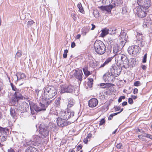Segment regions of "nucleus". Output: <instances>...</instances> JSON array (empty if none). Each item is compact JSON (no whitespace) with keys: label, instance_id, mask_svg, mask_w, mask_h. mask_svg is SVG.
Returning a JSON list of instances; mask_svg holds the SVG:
<instances>
[{"label":"nucleus","instance_id":"2","mask_svg":"<svg viewBox=\"0 0 152 152\" xmlns=\"http://www.w3.org/2000/svg\"><path fill=\"white\" fill-rule=\"evenodd\" d=\"M51 102V100H46L45 101L44 104L40 103V107L38 106L37 105L33 103H30V109L31 113H34V110L36 111H40L42 110H45L46 108L49 105Z\"/></svg>","mask_w":152,"mask_h":152},{"label":"nucleus","instance_id":"12","mask_svg":"<svg viewBox=\"0 0 152 152\" xmlns=\"http://www.w3.org/2000/svg\"><path fill=\"white\" fill-rule=\"evenodd\" d=\"M57 123L58 126L63 127L68 125L69 123L62 118H58L57 120Z\"/></svg>","mask_w":152,"mask_h":152},{"label":"nucleus","instance_id":"42","mask_svg":"<svg viewBox=\"0 0 152 152\" xmlns=\"http://www.w3.org/2000/svg\"><path fill=\"white\" fill-rule=\"evenodd\" d=\"M105 122V120L104 119L102 118V119L99 122V125H103L104 124Z\"/></svg>","mask_w":152,"mask_h":152},{"label":"nucleus","instance_id":"29","mask_svg":"<svg viewBox=\"0 0 152 152\" xmlns=\"http://www.w3.org/2000/svg\"><path fill=\"white\" fill-rule=\"evenodd\" d=\"M115 39L113 38V36L110 37L108 39L109 44H110L111 45H113L115 42Z\"/></svg>","mask_w":152,"mask_h":152},{"label":"nucleus","instance_id":"38","mask_svg":"<svg viewBox=\"0 0 152 152\" xmlns=\"http://www.w3.org/2000/svg\"><path fill=\"white\" fill-rule=\"evenodd\" d=\"M68 52V50H64V52L63 55V57L64 58H66L67 56V53Z\"/></svg>","mask_w":152,"mask_h":152},{"label":"nucleus","instance_id":"20","mask_svg":"<svg viewBox=\"0 0 152 152\" xmlns=\"http://www.w3.org/2000/svg\"><path fill=\"white\" fill-rule=\"evenodd\" d=\"M137 39V42L138 45L142 46L143 45L144 43L143 41L142 35L140 34H139V35L136 36Z\"/></svg>","mask_w":152,"mask_h":152},{"label":"nucleus","instance_id":"24","mask_svg":"<svg viewBox=\"0 0 152 152\" xmlns=\"http://www.w3.org/2000/svg\"><path fill=\"white\" fill-rule=\"evenodd\" d=\"M14 96L17 100H18L20 98H22V95L21 94V90H19V91H16L15 93Z\"/></svg>","mask_w":152,"mask_h":152},{"label":"nucleus","instance_id":"27","mask_svg":"<svg viewBox=\"0 0 152 152\" xmlns=\"http://www.w3.org/2000/svg\"><path fill=\"white\" fill-rule=\"evenodd\" d=\"M75 104V101L72 98H70L69 100V102L67 106L68 107H70L73 106Z\"/></svg>","mask_w":152,"mask_h":152},{"label":"nucleus","instance_id":"58","mask_svg":"<svg viewBox=\"0 0 152 152\" xmlns=\"http://www.w3.org/2000/svg\"><path fill=\"white\" fill-rule=\"evenodd\" d=\"M81 37V35L80 34H77L75 37V39H79Z\"/></svg>","mask_w":152,"mask_h":152},{"label":"nucleus","instance_id":"61","mask_svg":"<svg viewBox=\"0 0 152 152\" xmlns=\"http://www.w3.org/2000/svg\"><path fill=\"white\" fill-rule=\"evenodd\" d=\"M91 26H92V27L91 28V30H94L95 27V26L93 24H91Z\"/></svg>","mask_w":152,"mask_h":152},{"label":"nucleus","instance_id":"40","mask_svg":"<svg viewBox=\"0 0 152 152\" xmlns=\"http://www.w3.org/2000/svg\"><path fill=\"white\" fill-rule=\"evenodd\" d=\"M147 53H145L143 57V59L142 60V62L145 63L146 61V59L147 58Z\"/></svg>","mask_w":152,"mask_h":152},{"label":"nucleus","instance_id":"23","mask_svg":"<svg viewBox=\"0 0 152 152\" xmlns=\"http://www.w3.org/2000/svg\"><path fill=\"white\" fill-rule=\"evenodd\" d=\"M26 152H39L38 149L32 146H30L26 150Z\"/></svg>","mask_w":152,"mask_h":152},{"label":"nucleus","instance_id":"17","mask_svg":"<svg viewBox=\"0 0 152 152\" xmlns=\"http://www.w3.org/2000/svg\"><path fill=\"white\" fill-rule=\"evenodd\" d=\"M29 109L28 104L26 102H24L22 104L18 107V109L21 112H24L28 110Z\"/></svg>","mask_w":152,"mask_h":152},{"label":"nucleus","instance_id":"49","mask_svg":"<svg viewBox=\"0 0 152 152\" xmlns=\"http://www.w3.org/2000/svg\"><path fill=\"white\" fill-rule=\"evenodd\" d=\"M99 65H100L99 66V68H102L104 67L107 64L106 63L104 62L103 64H100V62H99Z\"/></svg>","mask_w":152,"mask_h":152},{"label":"nucleus","instance_id":"63","mask_svg":"<svg viewBox=\"0 0 152 152\" xmlns=\"http://www.w3.org/2000/svg\"><path fill=\"white\" fill-rule=\"evenodd\" d=\"M127 102H124L122 103V105L123 106H124L126 105L127 104Z\"/></svg>","mask_w":152,"mask_h":152},{"label":"nucleus","instance_id":"7","mask_svg":"<svg viewBox=\"0 0 152 152\" xmlns=\"http://www.w3.org/2000/svg\"><path fill=\"white\" fill-rule=\"evenodd\" d=\"M60 87L61 93V94L65 92L71 93L74 89V87L71 85H62Z\"/></svg>","mask_w":152,"mask_h":152},{"label":"nucleus","instance_id":"59","mask_svg":"<svg viewBox=\"0 0 152 152\" xmlns=\"http://www.w3.org/2000/svg\"><path fill=\"white\" fill-rule=\"evenodd\" d=\"M75 43L74 42H72V43L71 45V47L72 48H74L75 47Z\"/></svg>","mask_w":152,"mask_h":152},{"label":"nucleus","instance_id":"62","mask_svg":"<svg viewBox=\"0 0 152 152\" xmlns=\"http://www.w3.org/2000/svg\"><path fill=\"white\" fill-rule=\"evenodd\" d=\"M105 96L104 95H101L99 96V98L100 99H104L105 98Z\"/></svg>","mask_w":152,"mask_h":152},{"label":"nucleus","instance_id":"5","mask_svg":"<svg viewBox=\"0 0 152 152\" xmlns=\"http://www.w3.org/2000/svg\"><path fill=\"white\" fill-rule=\"evenodd\" d=\"M59 116L62 117L63 119L67 120L69 118L74 116V112L73 111H61L59 113Z\"/></svg>","mask_w":152,"mask_h":152},{"label":"nucleus","instance_id":"39","mask_svg":"<svg viewBox=\"0 0 152 152\" xmlns=\"http://www.w3.org/2000/svg\"><path fill=\"white\" fill-rule=\"evenodd\" d=\"M34 22L32 20L29 21L27 23V25L28 27L30 26Z\"/></svg>","mask_w":152,"mask_h":152},{"label":"nucleus","instance_id":"56","mask_svg":"<svg viewBox=\"0 0 152 152\" xmlns=\"http://www.w3.org/2000/svg\"><path fill=\"white\" fill-rule=\"evenodd\" d=\"M138 90L137 88H134L133 91V93L134 94H137L138 93Z\"/></svg>","mask_w":152,"mask_h":152},{"label":"nucleus","instance_id":"30","mask_svg":"<svg viewBox=\"0 0 152 152\" xmlns=\"http://www.w3.org/2000/svg\"><path fill=\"white\" fill-rule=\"evenodd\" d=\"M22 56V53L21 51L20 50H18L17 53H16L15 56V58H19L20 57Z\"/></svg>","mask_w":152,"mask_h":152},{"label":"nucleus","instance_id":"8","mask_svg":"<svg viewBox=\"0 0 152 152\" xmlns=\"http://www.w3.org/2000/svg\"><path fill=\"white\" fill-rule=\"evenodd\" d=\"M146 7H138L136 9L137 12V16L140 18H143L146 15L145 8Z\"/></svg>","mask_w":152,"mask_h":152},{"label":"nucleus","instance_id":"37","mask_svg":"<svg viewBox=\"0 0 152 152\" xmlns=\"http://www.w3.org/2000/svg\"><path fill=\"white\" fill-rule=\"evenodd\" d=\"M143 136L144 137H146L152 140V136L149 134L145 133L144 134Z\"/></svg>","mask_w":152,"mask_h":152},{"label":"nucleus","instance_id":"60","mask_svg":"<svg viewBox=\"0 0 152 152\" xmlns=\"http://www.w3.org/2000/svg\"><path fill=\"white\" fill-rule=\"evenodd\" d=\"M142 69L144 70H145L146 69V67L145 65H143L142 66Z\"/></svg>","mask_w":152,"mask_h":152},{"label":"nucleus","instance_id":"35","mask_svg":"<svg viewBox=\"0 0 152 152\" xmlns=\"http://www.w3.org/2000/svg\"><path fill=\"white\" fill-rule=\"evenodd\" d=\"M118 114V113H115L113 114H110V116H109L108 118V119L109 120H111L113 116H114L117 115Z\"/></svg>","mask_w":152,"mask_h":152},{"label":"nucleus","instance_id":"10","mask_svg":"<svg viewBox=\"0 0 152 152\" xmlns=\"http://www.w3.org/2000/svg\"><path fill=\"white\" fill-rule=\"evenodd\" d=\"M4 128L0 126V145H1V143L6 141L7 137V134Z\"/></svg>","mask_w":152,"mask_h":152},{"label":"nucleus","instance_id":"53","mask_svg":"<svg viewBox=\"0 0 152 152\" xmlns=\"http://www.w3.org/2000/svg\"><path fill=\"white\" fill-rule=\"evenodd\" d=\"M88 139L86 137L83 140V142L84 143L86 144L88 143Z\"/></svg>","mask_w":152,"mask_h":152},{"label":"nucleus","instance_id":"18","mask_svg":"<svg viewBox=\"0 0 152 152\" xmlns=\"http://www.w3.org/2000/svg\"><path fill=\"white\" fill-rule=\"evenodd\" d=\"M98 101L95 98L91 99L88 102V104L89 107H96L98 104Z\"/></svg>","mask_w":152,"mask_h":152},{"label":"nucleus","instance_id":"45","mask_svg":"<svg viewBox=\"0 0 152 152\" xmlns=\"http://www.w3.org/2000/svg\"><path fill=\"white\" fill-rule=\"evenodd\" d=\"M125 97L124 96H121L118 99V101L119 102H121L122 99H125Z\"/></svg>","mask_w":152,"mask_h":152},{"label":"nucleus","instance_id":"48","mask_svg":"<svg viewBox=\"0 0 152 152\" xmlns=\"http://www.w3.org/2000/svg\"><path fill=\"white\" fill-rule=\"evenodd\" d=\"M129 103L130 104H132L133 103V101L132 99L131 98H129L128 99V101Z\"/></svg>","mask_w":152,"mask_h":152},{"label":"nucleus","instance_id":"32","mask_svg":"<svg viewBox=\"0 0 152 152\" xmlns=\"http://www.w3.org/2000/svg\"><path fill=\"white\" fill-rule=\"evenodd\" d=\"M89 81L88 82V86L90 87H91L92 86V85L93 83V79L92 78L88 79Z\"/></svg>","mask_w":152,"mask_h":152},{"label":"nucleus","instance_id":"43","mask_svg":"<svg viewBox=\"0 0 152 152\" xmlns=\"http://www.w3.org/2000/svg\"><path fill=\"white\" fill-rule=\"evenodd\" d=\"M116 30V29H111L110 30V34H114L115 33V31Z\"/></svg>","mask_w":152,"mask_h":152},{"label":"nucleus","instance_id":"33","mask_svg":"<svg viewBox=\"0 0 152 152\" xmlns=\"http://www.w3.org/2000/svg\"><path fill=\"white\" fill-rule=\"evenodd\" d=\"M88 30L86 28L83 29L82 31V34L83 35H86L87 33L88 32Z\"/></svg>","mask_w":152,"mask_h":152},{"label":"nucleus","instance_id":"22","mask_svg":"<svg viewBox=\"0 0 152 152\" xmlns=\"http://www.w3.org/2000/svg\"><path fill=\"white\" fill-rule=\"evenodd\" d=\"M16 76L17 77V80L18 81L21 80H23L25 78V75L23 73L20 72L17 73L16 75Z\"/></svg>","mask_w":152,"mask_h":152},{"label":"nucleus","instance_id":"44","mask_svg":"<svg viewBox=\"0 0 152 152\" xmlns=\"http://www.w3.org/2000/svg\"><path fill=\"white\" fill-rule=\"evenodd\" d=\"M85 75L86 77L88 76L91 74V72L88 70L84 72Z\"/></svg>","mask_w":152,"mask_h":152},{"label":"nucleus","instance_id":"4","mask_svg":"<svg viewBox=\"0 0 152 152\" xmlns=\"http://www.w3.org/2000/svg\"><path fill=\"white\" fill-rule=\"evenodd\" d=\"M94 47L95 51L99 54H103L106 51L105 45L100 40L96 41L94 44Z\"/></svg>","mask_w":152,"mask_h":152},{"label":"nucleus","instance_id":"34","mask_svg":"<svg viewBox=\"0 0 152 152\" xmlns=\"http://www.w3.org/2000/svg\"><path fill=\"white\" fill-rule=\"evenodd\" d=\"M11 85L12 88V89L13 91H15V92L17 91H19V89L17 88L15 86H14L12 83H11Z\"/></svg>","mask_w":152,"mask_h":152},{"label":"nucleus","instance_id":"36","mask_svg":"<svg viewBox=\"0 0 152 152\" xmlns=\"http://www.w3.org/2000/svg\"><path fill=\"white\" fill-rule=\"evenodd\" d=\"M60 100V99L59 98H57V99L55 100V103L58 106L59 105Z\"/></svg>","mask_w":152,"mask_h":152},{"label":"nucleus","instance_id":"15","mask_svg":"<svg viewBox=\"0 0 152 152\" xmlns=\"http://www.w3.org/2000/svg\"><path fill=\"white\" fill-rule=\"evenodd\" d=\"M150 2L149 1L147 0H137V3L139 5V7H146L147 8L150 6L148 3Z\"/></svg>","mask_w":152,"mask_h":152},{"label":"nucleus","instance_id":"31","mask_svg":"<svg viewBox=\"0 0 152 152\" xmlns=\"http://www.w3.org/2000/svg\"><path fill=\"white\" fill-rule=\"evenodd\" d=\"M77 7L79 8V11L82 13H83L84 11L83 9V8L82 6V5L81 4H78L77 6Z\"/></svg>","mask_w":152,"mask_h":152},{"label":"nucleus","instance_id":"14","mask_svg":"<svg viewBox=\"0 0 152 152\" xmlns=\"http://www.w3.org/2000/svg\"><path fill=\"white\" fill-rule=\"evenodd\" d=\"M74 76L76 78L79 80L80 81H81L83 80V75L81 70L78 69L75 70L74 73Z\"/></svg>","mask_w":152,"mask_h":152},{"label":"nucleus","instance_id":"26","mask_svg":"<svg viewBox=\"0 0 152 152\" xmlns=\"http://www.w3.org/2000/svg\"><path fill=\"white\" fill-rule=\"evenodd\" d=\"M102 32L101 34V36L103 37L109 33V30L106 28L102 30Z\"/></svg>","mask_w":152,"mask_h":152},{"label":"nucleus","instance_id":"1","mask_svg":"<svg viewBox=\"0 0 152 152\" xmlns=\"http://www.w3.org/2000/svg\"><path fill=\"white\" fill-rule=\"evenodd\" d=\"M115 61L118 66L123 64L122 67L127 68L129 66V62L127 57L122 54H116L115 55Z\"/></svg>","mask_w":152,"mask_h":152},{"label":"nucleus","instance_id":"16","mask_svg":"<svg viewBox=\"0 0 152 152\" xmlns=\"http://www.w3.org/2000/svg\"><path fill=\"white\" fill-rule=\"evenodd\" d=\"M112 76H113V74L109 72H107L104 75L103 79L106 82L108 83L112 80Z\"/></svg>","mask_w":152,"mask_h":152},{"label":"nucleus","instance_id":"6","mask_svg":"<svg viewBox=\"0 0 152 152\" xmlns=\"http://www.w3.org/2000/svg\"><path fill=\"white\" fill-rule=\"evenodd\" d=\"M140 48L137 45L132 46L129 47L128 49V53L132 56H135L138 54Z\"/></svg>","mask_w":152,"mask_h":152},{"label":"nucleus","instance_id":"21","mask_svg":"<svg viewBox=\"0 0 152 152\" xmlns=\"http://www.w3.org/2000/svg\"><path fill=\"white\" fill-rule=\"evenodd\" d=\"M49 132L54 131L56 129L55 125L54 124L49 123L47 126H46Z\"/></svg>","mask_w":152,"mask_h":152},{"label":"nucleus","instance_id":"25","mask_svg":"<svg viewBox=\"0 0 152 152\" xmlns=\"http://www.w3.org/2000/svg\"><path fill=\"white\" fill-rule=\"evenodd\" d=\"M10 113L11 115L14 118H15L17 117L16 113L15 112V109L14 108L11 107L10 109Z\"/></svg>","mask_w":152,"mask_h":152},{"label":"nucleus","instance_id":"41","mask_svg":"<svg viewBox=\"0 0 152 152\" xmlns=\"http://www.w3.org/2000/svg\"><path fill=\"white\" fill-rule=\"evenodd\" d=\"M140 85V83L139 81H135L134 83V85L136 86H139Z\"/></svg>","mask_w":152,"mask_h":152},{"label":"nucleus","instance_id":"19","mask_svg":"<svg viewBox=\"0 0 152 152\" xmlns=\"http://www.w3.org/2000/svg\"><path fill=\"white\" fill-rule=\"evenodd\" d=\"M120 41L122 45H125L126 43L127 40L126 37V33L123 32L119 36Z\"/></svg>","mask_w":152,"mask_h":152},{"label":"nucleus","instance_id":"13","mask_svg":"<svg viewBox=\"0 0 152 152\" xmlns=\"http://www.w3.org/2000/svg\"><path fill=\"white\" fill-rule=\"evenodd\" d=\"M43 137L39 134V135H35L33 136L31 139V141L33 142L37 143V144H39L41 143Z\"/></svg>","mask_w":152,"mask_h":152},{"label":"nucleus","instance_id":"3","mask_svg":"<svg viewBox=\"0 0 152 152\" xmlns=\"http://www.w3.org/2000/svg\"><path fill=\"white\" fill-rule=\"evenodd\" d=\"M43 91V97L48 100L53 98L57 94L56 90L53 87H47L44 89Z\"/></svg>","mask_w":152,"mask_h":152},{"label":"nucleus","instance_id":"57","mask_svg":"<svg viewBox=\"0 0 152 152\" xmlns=\"http://www.w3.org/2000/svg\"><path fill=\"white\" fill-rule=\"evenodd\" d=\"M7 152H15V151L13 149L10 148L8 149Z\"/></svg>","mask_w":152,"mask_h":152},{"label":"nucleus","instance_id":"55","mask_svg":"<svg viewBox=\"0 0 152 152\" xmlns=\"http://www.w3.org/2000/svg\"><path fill=\"white\" fill-rule=\"evenodd\" d=\"M83 72H85L86 71L88 70V67L87 66H84L83 69Z\"/></svg>","mask_w":152,"mask_h":152},{"label":"nucleus","instance_id":"51","mask_svg":"<svg viewBox=\"0 0 152 152\" xmlns=\"http://www.w3.org/2000/svg\"><path fill=\"white\" fill-rule=\"evenodd\" d=\"M82 146L81 145H79L77 146V151H79V150L82 149Z\"/></svg>","mask_w":152,"mask_h":152},{"label":"nucleus","instance_id":"9","mask_svg":"<svg viewBox=\"0 0 152 152\" xmlns=\"http://www.w3.org/2000/svg\"><path fill=\"white\" fill-rule=\"evenodd\" d=\"M39 135H42V136L43 137H46L49 134V131L46 126L42 125H41L39 127Z\"/></svg>","mask_w":152,"mask_h":152},{"label":"nucleus","instance_id":"52","mask_svg":"<svg viewBox=\"0 0 152 152\" xmlns=\"http://www.w3.org/2000/svg\"><path fill=\"white\" fill-rule=\"evenodd\" d=\"M72 16L74 20H76V15L75 13H72Z\"/></svg>","mask_w":152,"mask_h":152},{"label":"nucleus","instance_id":"54","mask_svg":"<svg viewBox=\"0 0 152 152\" xmlns=\"http://www.w3.org/2000/svg\"><path fill=\"white\" fill-rule=\"evenodd\" d=\"M122 145L121 143L118 144L116 145V147L120 149L121 148Z\"/></svg>","mask_w":152,"mask_h":152},{"label":"nucleus","instance_id":"11","mask_svg":"<svg viewBox=\"0 0 152 152\" xmlns=\"http://www.w3.org/2000/svg\"><path fill=\"white\" fill-rule=\"evenodd\" d=\"M113 7V6L112 5L101 6L99 7L102 12L104 13L111 12V10Z\"/></svg>","mask_w":152,"mask_h":152},{"label":"nucleus","instance_id":"46","mask_svg":"<svg viewBox=\"0 0 152 152\" xmlns=\"http://www.w3.org/2000/svg\"><path fill=\"white\" fill-rule=\"evenodd\" d=\"M112 59V58H107L105 61V62L107 64H108L111 61Z\"/></svg>","mask_w":152,"mask_h":152},{"label":"nucleus","instance_id":"64","mask_svg":"<svg viewBox=\"0 0 152 152\" xmlns=\"http://www.w3.org/2000/svg\"><path fill=\"white\" fill-rule=\"evenodd\" d=\"M91 134H88L87 136L86 137V138H88V139H89V138L91 137Z\"/></svg>","mask_w":152,"mask_h":152},{"label":"nucleus","instance_id":"28","mask_svg":"<svg viewBox=\"0 0 152 152\" xmlns=\"http://www.w3.org/2000/svg\"><path fill=\"white\" fill-rule=\"evenodd\" d=\"M89 64L90 66L93 68L96 67L97 65L96 61L94 60L90 61Z\"/></svg>","mask_w":152,"mask_h":152},{"label":"nucleus","instance_id":"50","mask_svg":"<svg viewBox=\"0 0 152 152\" xmlns=\"http://www.w3.org/2000/svg\"><path fill=\"white\" fill-rule=\"evenodd\" d=\"M115 111H118L121 109V107L119 106H116L114 107Z\"/></svg>","mask_w":152,"mask_h":152},{"label":"nucleus","instance_id":"47","mask_svg":"<svg viewBox=\"0 0 152 152\" xmlns=\"http://www.w3.org/2000/svg\"><path fill=\"white\" fill-rule=\"evenodd\" d=\"M102 3L104 4H108L110 3L109 0H103Z\"/></svg>","mask_w":152,"mask_h":152}]
</instances>
